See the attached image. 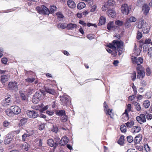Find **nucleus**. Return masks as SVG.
Listing matches in <instances>:
<instances>
[{
	"label": "nucleus",
	"mask_w": 152,
	"mask_h": 152,
	"mask_svg": "<svg viewBox=\"0 0 152 152\" xmlns=\"http://www.w3.org/2000/svg\"><path fill=\"white\" fill-rule=\"evenodd\" d=\"M26 113L28 116L29 118H35L37 117L39 115L38 113L34 110H27Z\"/></svg>",
	"instance_id": "nucleus-6"
},
{
	"label": "nucleus",
	"mask_w": 152,
	"mask_h": 152,
	"mask_svg": "<svg viewBox=\"0 0 152 152\" xmlns=\"http://www.w3.org/2000/svg\"><path fill=\"white\" fill-rule=\"evenodd\" d=\"M56 115L58 116H61V117L65 114V111L64 110H58L56 112Z\"/></svg>",
	"instance_id": "nucleus-33"
},
{
	"label": "nucleus",
	"mask_w": 152,
	"mask_h": 152,
	"mask_svg": "<svg viewBox=\"0 0 152 152\" xmlns=\"http://www.w3.org/2000/svg\"><path fill=\"white\" fill-rule=\"evenodd\" d=\"M27 133H25L22 136V141L24 142L26 141L28 138L31 136L32 134V133H29V132L27 131Z\"/></svg>",
	"instance_id": "nucleus-13"
},
{
	"label": "nucleus",
	"mask_w": 152,
	"mask_h": 152,
	"mask_svg": "<svg viewBox=\"0 0 152 152\" xmlns=\"http://www.w3.org/2000/svg\"><path fill=\"white\" fill-rule=\"evenodd\" d=\"M108 16L113 18L115 16L116 14L115 11L112 9H110L107 12Z\"/></svg>",
	"instance_id": "nucleus-16"
},
{
	"label": "nucleus",
	"mask_w": 152,
	"mask_h": 152,
	"mask_svg": "<svg viewBox=\"0 0 152 152\" xmlns=\"http://www.w3.org/2000/svg\"><path fill=\"white\" fill-rule=\"evenodd\" d=\"M144 148L146 151L147 152H152V148H151L147 144H145L144 145Z\"/></svg>",
	"instance_id": "nucleus-36"
},
{
	"label": "nucleus",
	"mask_w": 152,
	"mask_h": 152,
	"mask_svg": "<svg viewBox=\"0 0 152 152\" xmlns=\"http://www.w3.org/2000/svg\"><path fill=\"white\" fill-rule=\"evenodd\" d=\"M108 8V6L107 5H104L102 6V11H105Z\"/></svg>",
	"instance_id": "nucleus-64"
},
{
	"label": "nucleus",
	"mask_w": 152,
	"mask_h": 152,
	"mask_svg": "<svg viewBox=\"0 0 152 152\" xmlns=\"http://www.w3.org/2000/svg\"><path fill=\"white\" fill-rule=\"evenodd\" d=\"M97 8V6L96 5H94L91 7V9L90 11L91 12H94L96 10Z\"/></svg>",
	"instance_id": "nucleus-52"
},
{
	"label": "nucleus",
	"mask_w": 152,
	"mask_h": 152,
	"mask_svg": "<svg viewBox=\"0 0 152 152\" xmlns=\"http://www.w3.org/2000/svg\"><path fill=\"white\" fill-rule=\"evenodd\" d=\"M10 134H7L5 137L4 143L5 144H8L10 143Z\"/></svg>",
	"instance_id": "nucleus-37"
},
{
	"label": "nucleus",
	"mask_w": 152,
	"mask_h": 152,
	"mask_svg": "<svg viewBox=\"0 0 152 152\" xmlns=\"http://www.w3.org/2000/svg\"><path fill=\"white\" fill-rule=\"evenodd\" d=\"M137 78L139 79L143 78L145 76V72L142 67L141 66H137Z\"/></svg>",
	"instance_id": "nucleus-4"
},
{
	"label": "nucleus",
	"mask_w": 152,
	"mask_h": 152,
	"mask_svg": "<svg viewBox=\"0 0 152 152\" xmlns=\"http://www.w3.org/2000/svg\"><path fill=\"white\" fill-rule=\"evenodd\" d=\"M117 27V26L114 25V23L113 21L109 22L107 26V28L109 30H112Z\"/></svg>",
	"instance_id": "nucleus-20"
},
{
	"label": "nucleus",
	"mask_w": 152,
	"mask_h": 152,
	"mask_svg": "<svg viewBox=\"0 0 152 152\" xmlns=\"http://www.w3.org/2000/svg\"><path fill=\"white\" fill-rule=\"evenodd\" d=\"M86 7V4L83 2H80L77 5V8L80 10Z\"/></svg>",
	"instance_id": "nucleus-28"
},
{
	"label": "nucleus",
	"mask_w": 152,
	"mask_h": 152,
	"mask_svg": "<svg viewBox=\"0 0 152 152\" xmlns=\"http://www.w3.org/2000/svg\"><path fill=\"white\" fill-rule=\"evenodd\" d=\"M146 74L148 76H150L151 75V72L150 69L148 68H147L146 69Z\"/></svg>",
	"instance_id": "nucleus-63"
},
{
	"label": "nucleus",
	"mask_w": 152,
	"mask_h": 152,
	"mask_svg": "<svg viewBox=\"0 0 152 152\" xmlns=\"http://www.w3.org/2000/svg\"><path fill=\"white\" fill-rule=\"evenodd\" d=\"M115 23L118 26H121L123 24V22L122 21L118 20L115 21Z\"/></svg>",
	"instance_id": "nucleus-53"
},
{
	"label": "nucleus",
	"mask_w": 152,
	"mask_h": 152,
	"mask_svg": "<svg viewBox=\"0 0 152 152\" xmlns=\"http://www.w3.org/2000/svg\"><path fill=\"white\" fill-rule=\"evenodd\" d=\"M145 22L143 20L141 21L140 22H139L138 25L137 27L140 28H143V26H144Z\"/></svg>",
	"instance_id": "nucleus-40"
},
{
	"label": "nucleus",
	"mask_w": 152,
	"mask_h": 152,
	"mask_svg": "<svg viewBox=\"0 0 152 152\" xmlns=\"http://www.w3.org/2000/svg\"><path fill=\"white\" fill-rule=\"evenodd\" d=\"M150 28L148 25L145 22L144 26L142 28V31L144 34H147L149 32Z\"/></svg>",
	"instance_id": "nucleus-15"
},
{
	"label": "nucleus",
	"mask_w": 152,
	"mask_h": 152,
	"mask_svg": "<svg viewBox=\"0 0 152 152\" xmlns=\"http://www.w3.org/2000/svg\"><path fill=\"white\" fill-rule=\"evenodd\" d=\"M77 27V26L75 24L70 23L68 24H67L66 28H67L68 29L72 30L76 28Z\"/></svg>",
	"instance_id": "nucleus-22"
},
{
	"label": "nucleus",
	"mask_w": 152,
	"mask_h": 152,
	"mask_svg": "<svg viewBox=\"0 0 152 152\" xmlns=\"http://www.w3.org/2000/svg\"><path fill=\"white\" fill-rule=\"evenodd\" d=\"M115 4V2L113 0H108V4L110 6H113Z\"/></svg>",
	"instance_id": "nucleus-48"
},
{
	"label": "nucleus",
	"mask_w": 152,
	"mask_h": 152,
	"mask_svg": "<svg viewBox=\"0 0 152 152\" xmlns=\"http://www.w3.org/2000/svg\"><path fill=\"white\" fill-rule=\"evenodd\" d=\"M135 95H136L134 94V95L129 96L128 97L129 100V101L133 100L136 97Z\"/></svg>",
	"instance_id": "nucleus-59"
},
{
	"label": "nucleus",
	"mask_w": 152,
	"mask_h": 152,
	"mask_svg": "<svg viewBox=\"0 0 152 152\" xmlns=\"http://www.w3.org/2000/svg\"><path fill=\"white\" fill-rule=\"evenodd\" d=\"M45 124H41L39 126V129L40 130H42L45 127Z\"/></svg>",
	"instance_id": "nucleus-58"
},
{
	"label": "nucleus",
	"mask_w": 152,
	"mask_h": 152,
	"mask_svg": "<svg viewBox=\"0 0 152 152\" xmlns=\"http://www.w3.org/2000/svg\"><path fill=\"white\" fill-rule=\"evenodd\" d=\"M16 91L18 89L17 83L16 82L10 83V90Z\"/></svg>",
	"instance_id": "nucleus-18"
},
{
	"label": "nucleus",
	"mask_w": 152,
	"mask_h": 152,
	"mask_svg": "<svg viewBox=\"0 0 152 152\" xmlns=\"http://www.w3.org/2000/svg\"><path fill=\"white\" fill-rule=\"evenodd\" d=\"M60 100L61 104L64 106H67L70 104V98L68 96L65 95L60 96Z\"/></svg>",
	"instance_id": "nucleus-2"
},
{
	"label": "nucleus",
	"mask_w": 152,
	"mask_h": 152,
	"mask_svg": "<svg viewBox=\"0 0 152 152\" xmlns=\"http://www.w3.org/2000/svg\"><path fill=\"white\" fill-rule=\"evenodd\" d=\"M10 98L9 97L5 99V100L2 102V105L5 107H7L10 104Z\"/></svg>",
	"instance_id": "nucleus-17"
},
{
	"label": "nucleus",
	"mask_w": 152,
	"mask_h": 152,
	"mask_svg": "<svg viewBox=\"0 0 152 152\" xmlns=\"http://www.w3.org/2000/svg\"><path fill=\"white\" fill-rule=\"evenodd\" d=\"M136 77V73L135 71L132 74L131 76V78L132 80L133 81L135 80Z\"/></svg>",
	"instance_id": "nucleus-46"
},
{
	"label": "nucleus",
	"mask_w": 152,
	"mask_h": 152,
	"mask_svg": "<svg viewBox=\"0 0 152 152\" xmlns=\"http://www.w3.org/2000/svg\"><path fill=\"white\" fill-rule=\"evenodd\" d=\"M56 6H52L50 7V9L49 10L50 13H53L56 10Z\"/></svg>",
	"instance_id": "nucleus-38"
},
{
	"label": "nucleus",
	"mask_w": 152,
	"mask_h": 152,
	"mask_svg": "<svg viewBox=\"0 0 152 152\" xmlns=\"http://www.w3.org/2000/svg\"><path fill=\"white\" fill-rule=\"evenodd\" d=\"M20 147L23 149L27 151L28 150V148H29V145L28 143L26 142H25L23 144L21 145Z\"/></svg>",
	"instance_id": "nucleus-27"
},
{
	"label": "nucleus",
	"mask_w": 152,
	"mask_h": 152,
	"mask_svg": "<svg viewBox=\"0 0 152 152\" xmlns=\"http://www.w3.org/2000/svg\"><path fill=\"white\" fill-rule=\"evenodd\" d=\"M20 94L22 99L23 100H27V97L23 93H20Z\"/></svg>",
	"instance_id": "nucleus-49"
},
{
	"label": "nucleus",
	"mask_w": 152,
	"mask_h": 152,
	"mask_svg": "<svg viewBox=\"0 0 152 152\" xmlns=\"http://www.w3.org/2000/svg\"><path fill=\"white\" fill-rule=\"evenodd\" d=\"M146 118L148 120H150L152 118V115L150 113H147L146 112L145 115Z\"/></svg>",
	"instance_id": "nucleus-47"
},
{
	"label": "nucleus",
	"mask_w": 152,
	"mask_h": 152,
	"mask_svg": "<svg viewBox=\"0 0 152 152\" xmlns=\"http://www.w3.org/2000/svg\"><path fill=\"white\" fill-rule=\"evenodd\" d=\"M33 97L38 99L40 100L41 99V95L39 93L37 92L35 93Z\"/></svg>",
	"instance_id": "nucleus-42"
},
{
	"label": "nucleus",
	"mask_w": 152,
	"mask_h": 152,
	"mask_svg": "<svg viewBox=\"0 0 152 152\" xmlns=\"http://www.w3.org/2000/svg\"><path fill=\"white\" fill-rule=\"evenodd\" d=\"M127 140L129 143L132 142L133 141V138L132 136H129L127 137Z\"/></svg>",
	"instance_id": "nucleus-50"
},
{
	"label": "nucleus",
	"mask_w": 152,
	"mask_h": 152,
	"mask_svg": "<svg viewBox=\"0 0 152 152\" xmlns=\"http://www.w3.org/2000/svg\"><path fill=\"white\" fill-rule=\"evenodd\" d=\"M124 42L121 41L117 40H113L112 43L109 44L107 45L108 47L116 51V49L123 48Z\"/></svg>",
	"instance_id": "nucleus-1"
},
{
	"label": "nucleus",
	"mask_w": 152,
	"mask_h": 152,
	"mask_svg": "<svg viewBox=\"0 0 152 152\" xmlns=\"http://www.w3.org/2000/svg\"><path fill=\"white\" fill-rule=\"evenodd\" d=\"M142 140V137L141 135H139L136 136L134 138V142L136 143H138L140 142Z\"/></svg>",
	"instance_id": "nucleus-29"
},
{
	"label": "nucleus",
	"mask_w": 152,
	"mask_h": 152,
	"mask_svg": "<svg viewBox=\"0 0 152 152\" xmlns=\"http://www.w3.org/2000/svg\"><path fill=\"white\" fill-rule=\"evenodd\" d=\"M126 126L129 128H131L134 125V122L133 121L128 122L126 123Z\"/></svg>",
	"instance_id": "nucleus-39"
},
{
	"label": "nucleus",
	"mask_w": 152,
	"mask_h": 152,
	"mask_svg": "<svg viewBox=\"0 0 152 152\" xmlns=\"http://www.w3.org/2000/svg\"><path fill=\"white\" fill-rule=\"evenodd\" d=\"M27 119L26 118H23L21 119L19 121V126H21L24 125L27 122Z\"/></svg>",
	"instance_id": "nucleus-24"
},
{
	"label": "nucleus",
	"mask_w": 152,
	"mask_h": 152,
	"mask_svg": "<svg viewBox=\"0 0 152 152\" xmlns=\"http://www.w3.org/2000/svg\"><path fill=\"white\" fill-rule=\"evenodd\" d=\"M35 80V79L34 77L30 78L28 77L27 79H25L26 81L28 83H32Z\"/></svg>",
	"instance_id": "nucleus-41"
},
{
	"label": "nucleus",
	"mask_w": 152,
	"mask_h": 152,
	"mask_svg": "<svg viewBox=\"0 0 152 152\" xmlns=\"http://www.w3.org/2000/svg\"><path fill=\"white\" fill-rule=\"evenodd\" d=\"M137 121L140 124L146 121L145 115L143 114L140 115L139 116H137L136 118Z\"/></svg>",
	"instance_id": "nucleus-10"
},
{
	"label": "nucleus",
	"mask_w": 152,
	"mask_h": 152,
	"mask_svg": "<svg viewBox=\"0 0 152 152\" xmlns=\"http://www.w3.org/2000/svg\"><path fill=\"white\" fill-rule=\"evenodd\" d=\"M68 6L71 8H74L76 7L75 2L72 0H69L67 2Z\"/></svg>",
	"instance_id": "nucleus-19"
},
{
	"label": "nucleus",
	"mask_w": 152,
	"mask_h": 152,
	"mask_svg": "<svg viewBox=\"0 0 152 152\" xmlns=\"http://www.w3.org/2000/svg\"><path fill=\"white\" fill-rule=\"evenodd\" d=\"M56 15L57 17L59 18H62L64 17V16L60 12H58L56 13Z\"/></svg>",
	"instance_id": "nucleus-56"
},
{
	"label": "nucleus",
	"mask_w": 152,
	"mask_h": 152,
	"mask_svg": "<svg viewBox=\"0 0 152 152\" xmlns=\"http://www.w3.org/2000/svg\"><path fill=\"white\" fill-rule=\"evenodd\" d=\"M43 104H41L35 106L34 109L37 110H39L41 112H43L48 109V105H46L44 107H43Z\"/></svg>",
	"instance_id": "nucleus-7"
},
{
	"label": "nucleus",
	"mask_w": 152,
	"mask_h": 152,
	"mask_svg": "<svg viewBox=\"0 0 152 152\" xmlns=\"http://www.w3.org/2000/svg\"><path fill=\"white\" fill-rule=\"evenodd\" d=\"M148 54L150 57H152V47L149 48L148 49Z\"/></svg>",
	"instance_id": "nucleus-55"
},
{
	"label": "nucleus",
	"mask_w": 152,
	"mask_h": 152,
	"mask_svg": "<svg viewBox=\"0 0 152 152\" xmlns=\"http://www.w3.org/2000/svg\"><path fill=\"white\" fill-rule=\"evenodd\" d=\"M9 124V122L7 121H5L3 123V125L5 127L8 126Z\"/></svg>",
	"instance_id": "nucleus-61"
},
{
	"label": "nucleus",
	"mask_w": 152,
	"mask_h": 152,
	"mask_svg": "<svg viewBox=\"0 0 152 152\" xmlns=\"http://www.w3.org/2000/svg\"><path fill=\"white\" fill-rule=\"evenodd\" d=\"M150 105V102L149 100H147L144 101L143 106L146 108H148Z\"/></svg>",
	"instance_id": "nucleus-35"
},
{
	"label": "nucleus",
	"mask_w": 152,
	"mask_h": 152,
	"mask_svg": "<svg viewBox=\"0 0 152 152\" xmlns=\"http://www.w3.org/2000/svg\"><path fill=\"white\" fill-rule=\"evenodd\" d=\"M40 100L38 99L35 98V97H33L32 99V101L34 104L37 103Z\"/></svg>",
	"instance_id": "nucleus-57"
},
{
	"label": "nucleus",
	"mask_w": 152,
	"mask_h": 152,
	"mask_svg": "<svg viewBox=\"0 0 152 152\" xmlns=\"http://www.w3.org/2000/svg\"><path fill=\"white\" fill-rule=\"evenodd\" d=\"M120 129L121 132H125L126 131V127L124 125H121L120 126Z\"/></svg>",
	"instance_id": "nucleus-44"
},
{
	"label": "nucleus",
	"mask_w": 152,
	"mask_h": 152,
	"mask_svg": "<svg viewBox=\"0 0 152 152\" xmlns=\"http://www.w3.org/2000/svg\"><path fill=\"white\" fill-rule=\"evenodd\" d=\"M9 76L8 75H3L1 76V80L3 83L5 82L8 80Z\"/></svg>",
	"instance_id": "nucleus-26"
},
{
	"label": "nucleus",
	"mask_w": 152,
	"mask_h": 152,
	"mask_svg": "<svg viewBox=\"0 0 152 152\" xmlns=\"http://www.w3.org/2000/svg\"><path fill=\"white\" fill-rule=\"evenodd\" d=\"M124 137L123 135H122L120 137L119 140L118 141V144L120 145H122L124 144Z\"/></svg>",
	"instance_id": "nucleus-32"
},
{
	"label": "nucleus",
	"mask_w": 152,
	"mask_h": 152,
	"mask_svg": "<svg viewBox=\"0 0 152 152\" xmlns=\"http://www.w3.org/2000/svg\"><path fill=\"white\" fill-rule=\"evenodd\" d=\"M129 119V115L127 110H126L125 112L121 116V120L123 122H125Z\"/></svg>",
	"instance_id": "nucleus-12"
},
{
	"label": "nucleus",
	"mask_w": 152,
	"mask_h": 152,
	"mask_svg": "<svg viewBox=\"0 0 152 152\" xmlns=\"http://www.w3.org/2000/svg\"><path fill=\"white\" fill-rule=\"evenodd\" d=\"M134 91V93L135 95H136L137 93V88L135 86H134V83L133 84V86L132 87Z\"/></svg>",
	"instance_id": "nucleus-60"
},
{
	"label": "nucleus",
	"mask_w": 152,
	"mask_h": 152,
	"mask_svg": "<svg viewBox=\"0 0 152 152\" xmlns=\"http://www.w3.org/2000/svg\"><path fill=\"white\" fill-rule=\"evenodd\" d=\"M46 92L52 94H54L55 93L54 90L46 88L45 89Z\"/></svg>",
	"instance_id": "nucleus-30"
},
{
	"label": "nucleus",
	"mask_w": 152,
	"mask_h": 152,
	"mask_svg": "<svg viewBox=\"0 0 152 152\" xmlns=\"http://www.w3.org/2000/svg\"><path fill=\"white\" fill-rule=\"evenodd\" d=\"M67 27V24L64 23H59L57 25V27L58 28H61L62 29H64L66 28Z\"/></svg>",
	"instance_id": "nucleus-31"
},
{
	"label": "nucleus",
	"mask_w": 152,
	"mask_h": 152,
	"mask_svg": "<svg viewBox=\"0 0 152 152\" xmlns=\"http://www.w3.org/2000/svg\"><path fill=\"white\" fill-rule=\"evenodd\" d=\"M67 121V116L65 114L61 117V121L63 122H66Z\"/></svg>",
	"instance_id": "nucleus-43"
},
{
	"label": "nucleus",
	"mask_w": 152,
	"mask_h": 152,
	"mask_svg": "<svg viewBox=\"0 0 152 152\" xmlns=\"http://www.w3.org/2000/svg\"><path fill=\"white\" fill-rule=\"evenodd\" d=\"M118 55L120 56L122 54V53L124 52V48H122L121 49H118Z\"/></svg>",
	"instance_id": "nucleus-62"
},
{
	"label": "nucleus",
	"mask_w": 152,
	"mask_h": 152,
	"mask_svg": "<svg viewBox=\"0 0 152 152\" xmlns=\"http://www.w3.org/2000/svg\"><path fill=\"white\" fill-rule=\"evenodd\" d=\"M132 63L137 64L138 66H140V64L143 62V59L141 57H136L134 56H132L131 58Z\"/></svg>",
	"instance_id": "nucleus-5"
},
{
	"label": "nucleus",
	"mask_w": 152,
	"mask_h": 152,
	"mask_svg": "<svg viewBox=\"0 0 152 152\" xmlns=\"http://www.w3.org/2000/svg\"><path fill=\"white\" fill-rule=\"evenodd\" d=\"M142 36V34L141 32L139 31H137V39H140Z\"/></svg>",
	"instance_id": "nucleus-51"
},
{
	"label": "nucleus",
	"mask_w": 152,
	"mask_h": 152,
	"mask_svg": "<svg viewBox=\"0 0 152 152\" xmlns=\"http://www.w3.org/2000/svg\"><path fill=\"white\" fill-rule=\"evenodd\" d=\"M58 126L56 125H53V128L52 129V131L57 133L58 131Z\"/></svg>",
	"instance_id": "nucleus-45"
},
{
	"label": "nucleus",
	"mask_w": 152,
	"mask_h": 152,
	"mask_svg": "<svg viewBox=\"0 0 152 152\" xmlns=\"http://www.w3.org/2000/svg\"><path fill=\"white\" fill-rule=\"evenodd\" d=\"M140 128L137 126H135L133 127L132 129V132L133 133H136L140 132Z\"/></svg>",
	"instance_id": "nucleus-23"
},
{
	"label": "nucleus",
	"mask_w": 152,
	"mask_h": 152,
	"mask_svg": "<svg viewBox=\"0 0 152 152\" xmlns=\"http://www.w3.org/2000/svg\"><path fill=\"white\" fill-rule=\"evenodd\" d=\"M47 143L49 146L51 147L54 146L56 144L53 140L51 139L47 140Z\"/></svg>",
	"instance_id": "nucleus-34"
},
{
	"label": "nucleus",
	"mask_w": 152,
	"mask_h": 152,
	"mask_svg": "<svg viewBox=\"0 0 152 152\" xmlns=\"http://www.w3.org/2000/svg\"><path fill=\"white\" fill-rule=\"evenodd\" d=\"M129 20L130 22H134L136 21V19L135 17H131L129 18Z\"/></svg>",
	"instance_id": "nucleus-54"
},
{
	"label": "nucleus",
	"mask_w": 152,
	"mask_h": 152,
	"mask_svg": "<svg viewBox=\"0 0 152 152\" xmlns=\"http://www.w3.org/2000/svg\"><path fill=\"white\" fill-rule=\"evenodd\" d=\"M68 141V139L66 137H63L60 142V144L61 145H64L66 144Z\"/></svg>",
	"instance_id": "nucleus-21"
},
{
	"label": "nucleus",
	"mask_w": 152,
	"mask_h": 152,
	"mask_svg": "<svg viewBox=\"0 0 152 152\" xmlns=\"http://www.w3.org/2000/svg\"><path fill=\"white\" fill-rule=\"evenodd\" d=\"M150 10V7L146 4H144L142 7V11L145 15H147Z\"/></svg>",
	"instance_id": "nucleus-11"
},
{
	"label": "nucleus",
	"mask_w": 152,
	"mask_h": 152,
	"mask_svg": "<svg viewBox=\"0 0 152 152\" xmlns=\"http://www.w3.org/2000/svg\"><path fill=\"white\" fill-rule=\"evenodd\" d=\"M20 108L17 106H11L10 108V113H13L15 114H18L20 112Z\"/></svg>",
	"instance_id": "nucleus-8"
},
{
	"label": "nucleus",
	"mask_w": 152,
	"mask_h": 152,
	"mask_svg": "<svg viewBox=\"0 0 152 152\" xmlns=\"http://www.w3.org/2000/svg\"><path fill=\"white\" fill-rule=\"evenodd\" d=\"M104 110L107 115H109L110 118L113 119L114 114L112 112V110L111 109H104Z\"/></svg>",
	"instance_id": "nucleus-14"
},
{
	"label": "nucleus",
	"mask_w": 152,
	"mask_h": 152,
	"mask_svg": "<svg viewBox=\"0 0 152 152\" xmlns=\"http://www.w3.org/2000/svg\"><path fill=\"white\" fill-rule=\"evenodd\" d=\"M121 10L123 14L127 15L129 13V10L128 5L126 4H124L122 5Z\"/></svg>",
	"instance_id": "nucleus-9"
},
{
	"label": "nucleus",
	"mask_w": 152,
	"mask_h": 152,
	"mask_svg": "<svg viewBox=\"0 0 152 152\" xmlns=\"http://www.w3.org/2000/svg\"><path fill=\"white\" fill-rule=\"evenodd\" d=\"M106 18L103 16L100 17L98 25L99 26L102 25L105 23Z\"/></svg>",
	"instance_id": "nucleus-25"
},
{
	"label": "nucleus",
	"mask_w": 152,
	"mask_h": 152,
	"mask_svg": "<svg viewBox=\"0 0 152 152\" xmlns=\"http://www.w3.org/2000/svg\"><path fill=\"white\" fill-rule=\"evenodd\" d=\"M38 12L40 14L44 15H48L50 13L49 9L44 5L41 7H38L36 8Z\"/></svg>",
	"instance_id": "nucleus-3"
}]
</instances>
